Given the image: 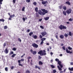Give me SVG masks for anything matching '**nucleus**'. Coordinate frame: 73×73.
Returning <instances> with one entry per match:
<instances>
[{
	"mask_svg": "<svg viewBox=\"0 0 73 73\" xmlns=\"http://www.w3.org/2000/svg\"><path fill=\"white\" fill-rule=\"evenodd\" d=\"M55 37H56V38H57V39H58V35H56L55 36Z\"/></svg>",
	"mask_w": 73,
	"mask_h": 73,
	"instance_id": "55",
	"label": "nucleus"
},
{
	"mask_svg": "<svg viewBox=\"0 0 73 73\" xmlns=\"http://www.w3.org/2000/svg\"><path fill=\"white\" fill-rule=\"evenodd\" d=\"M3 1V0H0V4H2L3 3H2V2Z\"/></svg>",
	"mask_w": 73,
	"mask_h": 73,
	"instance_id": "34",
	"label": "nucleus"
},
{
	"mask_svg": "<svg viewBox=\"0 0 73 73\" xmlns=\"http://www.w3.org/2000/svg\"><path fill=\"white\" fill-rule=\"evenodd\" d=\"M32 46H33L34 48H37L38 47V45L36 44L35 43H33Z\"/></svg>",
	"mask_w": 73,
	"mask_h": 73,
	"instance_id": "6",
	"label": "nucleus"
},
{
	"mask_svg": "<svg viewBox=\"0 0 73 73\" xmlns=\"http://www.w3.org/2000/svg\"><path fill=\"white\" fill-rule=\"evenodd\" d=\"M4 21H5V20H4V19H0V21H2L3 22H4Z\"/></svg>",
	"mask_w": 73,
	"mask_h": 73,
	"instance_id": "27",
	"label": "nucleus"
},
{
	"mask_svg": "<svg viewBox=\"0 0 73 73\" xmlns=\"http://www.w3.org/2000/svg\"><path fill=\"white\" fill-rule=\"evenodd\" d=\"M36 17H38L39 16V14L37 13H36Z\"/></svg>",
	"mask_w": 73,
	"mask_h": 73,
	"instance_id": "28",
	"label": "nucleus"
},
{
	"mask_svg": "<svg viewBox=\"0 0 73 73\" xmlns=\"http://www.w3.org/2000/svg\"><path fill=\"white\" fill-rule=\"evenodd\" d=\"M47 3V1H42V4H43V5H44V4H46Z\"/></svg>",
	"mask_w": 73,
	"mask_h": 73,
	"instance_id": "11",
	"label": "nucleus"
},
{
	"mask_svg": "<svg viewBox=\"0 0 73 73\" xmlns=\"http://www.w3.org/2000/svg\"><path fill=\"white\" fill-rule=\"evenodd\" d=\"M16 54H13V55L11 56V57H13H13H15V56H16Z\"/></svg>",
	"mask_w": 73,
	"mask_h": 73,
	"instance_id": "33",
	"label": "nucleus"
},
{
	"mask_svg": "<svg viewBox=\"0 0 73 73\" xmlns=\"http://www.w3.org/2000/svg\"><path fill=\"white\" fill-rule=\"evenodd\" d=\"M43 44H44V41L43 40H42V41L41 42L40 44L41 45H42Z\"/></svg>",
	"mask_w": 73,
	"mask_h": 73,
	"instance_id": "42",
	"label": "nucleus"
},
{
	"mask_svg": "<svg viewBox=\"0 0 73 73\" xmlns=\"http://www.w3.org/2000/svg\"><path fill=\"white\" fill-rule=\"evenodd\" d=\"M33 32H30L29 33V36H32V35H33Z\"/></svg>",
	"mask_w": 73,
	"mask_h": 73,
	"instance_id": "24",
	"label": "nucleus"
},
{
	"mask_svg": "<svg viewBox=\"0 0 73 73\" xmlns=\"http://www.w3.org/2000/svg\"><path fill=\"white\" fill-rule=\"evenodd\" d=\"M7 28H8V27L6 26H5L4 27V29H7Z\"/></svg>",
	"mask_w": 73,
	"mask_h": 73,
	"instance_id": "37",
	"label": "nucleus"
},
{
	"mask_svg": "<svg viewBox=\"0 0 73 73\" xmlns=\"http://www.w3.org/2000/svg\"><path fill=\"white\" fill-rule=\"evenodd\" d=\"M64 36H65V37H68V35L66 33H65V34L64 35Z\"/></svg>",
	"mask_w": 73,
	"mask_h": 73,
	"instance_id": "25",
	"label": "nucleus"
},
{
	"mask_svg": "<svg viewBox=\"0 0 73 73\" xmlns=\"http://www.w3.org/2000/svg\"><path fill=\"white\" fill-rule=\"evenodd\" d=\"M63 8L64 10H66V6H64L63 7Z\"/></svg>",
	"mask_w": 73,
	"mask_h": 73,
	"instance_id": "31",
	"label": "nucleus"
},
{
	"mask_svg": "<svg viewBox=\"0 0 73 73\" xmlns=\"http://www.w3.org/2000/svg\"><path fill=\"white\" fill-rule=\"evenodd\" d=\"M15 15L13 14L12 15H10V17H11V18H13V17H15Z\"/></svg>",
	"mask_w": 73,
	"mask_h": 73,
	"instance_id": "23",
	"label": "nucleus"
},
{
	"mask_svg": "<svg viewBox=\"0 0 73 73\" xmlns=\"http://www.w3.org/2000/svg\"><path fill=\"white\" fill-rule=\"evenodd\" d=\"M42 20V19H41L39 20V21H41Z\"/></svg>",
	"mask_w": 73,
	"mask_h": 73,
	"instance_id": "56",
	"label": "nucleus"
},
{
	"mask_svg": "<svg viewBox=\"0 0 73 73\" xmlns=\"http://www.w3.org/2000/svg\"><path fill=\"white\" fill-rule=\"evenodd\" d=\"M33 4L34 5H37V3H36V2H34L33 3Z\"/></svg>",
	"mask_w": 73,
	"mask_h": 73,
	"instance_id": "36",
	"label": "nucleus"
},
{
	"mask_svg": "<svg viewBox=\"0 0 73 73\" xmlns=\"http://www.w3.org/2000/svg\"><path fill=\"white\" fill-rule=\"evenodd\" d=\"M66 4H68V5H70V2H69V1H67L66 2Z\"/></svg>",
	"mask_w": 73,
	"mask_h": 73,
	"instance_id": "17",
	"label": "nucleus"
},
{
	"mask_svg": "<svg viewBox=\"0 0 73 73\" xmlns=\"http://www.w3.org/2000/svg\"><path fill=\"white\" fill-rule=\"evenodd\" d=\"M5 71H6V72H8V68L6 67L5 68Z\"/></svg>",
	"mask_w": 73,
	"mask_h": 73,
	"instance_id": "38",
	"label": "nucleus"
},
{
	"mask_svg": "<svg viewBox=\"0 0 73 73\" xmlns=\"http://www.w3.org/2000/svg\"><path fill=\"white\" fill-rule=\"evenodd\" d=\"M60 38L61 39H63L64 38V36L63 35H61L60 36Z\"/></svg>",
	"mask_w": 73,
	"mask_h": 73,
	"instance_id": "15",
	"label": "nucleus"
},
{
	"mask_svg": "<svg viewBox=\"0 0 73 73\" xmlns=\"http://www.w3.org/2000/svg\"><path fill=\"white\" fill-rule=\"evenodd\" d=\"M30 64L31 65H33V63H32V62H30Z\"/></svg>",
	"mask_w": 73,
	"mask_h": 73,
	"instance_id": "63",
	"label": "nucleus"
},
{
	"mask_svg": "<svg viewBox=\"0 0 73 73\" xmlns=\"http://www.w3.org/2000/svg\"><path fill=\"white\" fill-rule=\"evenodd\" d=\"M30 51L31 53H33V54L34 55H35V54H36V53H37V52H36V50H34L33 51V50L32 49H31L30 50Z\"/></svg>",
	"mask_w": 73,
	"mask_h": 73,
	"instance_id": "8",
	"label": "nucleus"
},
{
	"mask_svg": "<svg viewBox=\"0 0 73 73\" xmlns=\"http://www.w3.org/2000/svg\"><path fill=\"white\" fill-rule=\"evenodd\" d=\"M58 69L59 70H62V69L60 67H59Z\"/></svg>",
	"mask_w": 73,
	"mask_h": 73,
	"instance_id": "54",
	"label": "nucleus"
},
{
	"mask_svg": "<svg viewBox=\"0 0 73 73\" xmlns=\"http://www.w3.org/2000/svg\"><path fill=\"white\" fill-rule=\"evenodd\" d=\"M69 21H72V18H70L69 19Z\"/></svg>",
	"mask_w": 73,
	"mask_h": 73,
	"instance_id": "53",
	"label": "nucleus"
},
{
	"mask_svg": "<svg viewBox=\"0 0 73 73\" xmlns=\"http://www.w3.org/2000/svg\"><path fill=\"white\" fill-rule=\"evenodd\" d=\"M26 73H30V71L29 70H27L26 71Z\"/></svg>",
	"mask_w": 73,
	"mask_h": 73,
	"instance_id": "44",
	"label": "nucleus"
},
{
	"mask_svg": "<svg viewBox=\"0 0 73 73\" xmlns=\"http://www.w3.org/2000/svg\"><path fill=\"white\" fill-rule=\"evenodd\" d=\"M62 48L64 50H65V46H64L62 47Z\"/></svg>",
	"mask_w": 73,
	"mask_h": 73,
	"instance_id": "50",
	"label": "nucleus"
},
{
	"mask_svg": "<svg viewBox=\"0 0 73 73\" xmlns=\"http://www.w3.org/2000/svg\"><path fill=\"white\" fill-rule=\"evenodd\" d=\"M68 69L70 71H73V67H72L71 68H68Z\"/></svg>",
	"mask_w": 73,
	"mask_h": 73,
	"instance_id": "20",
	"label": "nucleus"
},
{
	"mask_svg": "<svg viewBox=\"0 0 73 73\" xmlns=\"http://www.w3.org/2000/svg\"><path fill=\"white\" fill-rule=\"evenodd\" d=\"M6 43H4L3 45V47H4V48L5 47V46H6Z\"/></svg>",
	"mask_w": 73,
	"mask_h": 73,
	"instance_id": "45",
	"label": "nucleus"
},
{
	"mask_svg": "<svg viewBox=\"0 0 73 73\" xmlns=\"http://www.w3.org/2000/svg\"><path fill=\"white\" fill-rule=\"evenodd\" d=\"M68 49L69 50H72V48H71L70 47H68Z\"/></svg>",
	"mask_w": 73,
	"mask_h": 73,
	"instance_id": "39",
	"label": "nucleus"
},
{
	"mask_svg": "<svg viewBox=\"0 0 73 73\" xmlns=\"http://www.w3.org/2000/svg\"><path fill=\"white\" fill-rule=\"evenodd\" d=\"M42 12L41 10H39L38 11V13L40 15H45L46 13H47L48 11V10H45V9H43L42 10Z\"/></svg>",
	"mask_w": 73,
	"mask_h": 73,
	"instance_id": "1",
	"label": "nucleus"
},
{
	"mask_svg": "<svg viewBox=\"0 0 73 73\" xmlns=\"http://www.w3.org/2000/svg\"><path fill=\"white\" fill-rule=\"evenodd\" d=\"M53 60H51L50 61V62H51V63H52V62H53Z\"/></svg>",
	"mask_w": 73,
	"mask_h": 73,
	"instance_id": "62",
	"label": "nucleus"
},
{
	"mask_svg": "<svg viewBox=\"0 0 73 73\" xmlns=\"http://www.w3.org/2000/svg\"><path fill=\"white\" fill-rule=\"evenodd\" d=\"M13 3L14 4H15V3H16V0H13Z\"/></svg>",
	"mask_w": 73,
	"mask_h": 73,
	"instance_id": "46",
	"label": "nucleus"
},
{
	"mask_svg": "<svg viewBox=\"0 0 73 73\" xmlns=\"http://www.w3.org/2000/svg\"><path fill=\"white\" fill-rule=\"evenodd\" d=\"M62 8V5L59 6V9H61Z\"/></svg>",
	"mask_w": 73,
	"mask_h": 73,
	"instance_id": "51",
	"label": "nucleus"
},
{
	"mask_svg": "<svg viewBox=\"0 0 73 73\" xmlns=\"http://www.w3.org/2000/svg\"><path fill=\"white\" fill-rule=\"evenodd\" d=\"M32 37H33L35 39H36L37 38V35H35L34 36H32Z\"/></svg>",
	"mask_w": 73,
	"mask_h": 73,
	"instance_id": "18",
	"label": "nucleus"
},
{
	"mask_svg": "<svg viewBox=\"0 0 73 73\" xmlns=\"http://www.w3.org/2000/svg\"><path fill=\"white\" fill-rule=\"evenodd\" d=\"M13 54V51H11L10 53V54L11 55V54Z\"/></svg>",
	"mask_w": 73,
	"mask_h": 73,
	"instance_id": "47",
	"label": "nucleus"
},
{
	"mask_svg": "<svg viewBox=\"0 0 73 73\" xmlns=\"http://www.w3.org/2000/svg\"><path fill=\"white\" fill-rule=\"evenodd\" d=\"M8 20H11V17H10V18H9L8 19Z\"/></svg>",
	"mask_w": 73,
	"mask_h": 73,
	"instance_id": "64",
	"label": "nucleus"
},
{
	"mask_svg": "<svg viewBox=\"0 0 73 73\" xmlns=\"http://www.w3.org/2000/svg\"><path fill=\"white\" fill-rule=\"evenodd\" d=\"M41 34L42 35V36H45V35H46L47 33L45 32H42L41 33Z\"/></svg>",
	"mask_w": 73,
	"mask_h": 73,
	"instance_id": "10",
	"label": "nucleus"
},
{
	"mask_svg": "<svg viewBox=\"0 0 73 73\" xmlns=\"http://www.w3.org/2000/svg\"><path fill=\"white\" fill-rule=\"evenodd\" d=\"M50 66L52 68H55V66L53 65H51Z\"/></svg>",
	"mask_w": 73,
	"mask_h": 73,
	"instance_id": "29",
	"label": "nucleus"
},
{
	"mask_svg": "<svg viewBox=\"0 0 73 73\" xmlns=\"http://www.w3.org/2000/svg\"><path fill=\"white\" fill-rule=\"evenodd\" d=\"M21 61H24V59L23 58L21 59V60H18V62L19 63V66H23V65L21 64Z\"/></svg>",
	"mask_w": 73,
	"mask_h": 73,
	"instance_id": "5",
	"label": "nucleus"
},
{
	"mask_svg": "<svg viewBox=\"0 0 73 73\" xmlns=\"http://www.w3.org/2000/svg\"><path fill=\"white\" fill-rule=\"evenodd\" d=\"M23 21H25V18L24 17H23Z\"/></svg>",
	"mask_w": 73,
	"mask_h": 73,
	"instance_id": "57",
	"label": "nucleus"
},
{
	"mask_svg": "<svg viewBox=\"0 0 73 73\" xmlns=\"http://www.w3.org/2000/svg\"><path fill=\"white\" fill-rule=\"evenodd\" d=\"M5 53L6 54H7V53H8V49L7 48H6L5 50Z\"/></svg>",
	"mask_w": 73,
	"mask_h": 73,
	"instance_id": "14",
	"label": "nucleus"
},
{
	"mask_svg": "<svg viewBox=\"0 0 73 73\" xmlns=\"http://www.w3.org/2000/svg\"><path fill=\"white\" fill-rule=\"evenodd\" d=\"M18 40L20 42H21V40L20 38H18Z\"/></svg>",
	"mask_w": 73,
	"mask_h": 73,
	"instance_id": "52",
	"label": "nucleus"
},
{
	"mask_svg": "<svg viewBox=\"0 0 73 73\" xmlns=\"http://www.w3.org/2000/svg\"><path fill=\"white\" fill-rule=\"evenodd\" d=\"M69 35L70 36H72V33L71 32H70L69 33Z\"/></svg>",
	"mask_w": 73,
	"mask_h": 73,
	"instance_id": "35",
	"label": "nucleus"
},
{
	"mask_svg": "<svg viewBox=\"0 0 73 73\" xmlns=\"http://www.w3.org/2000/svg\"><path fill=\"white\" fill-rule=\"evenodd\" d=\"M59 28L60 30H62V29H66L67 28L66 26H65L64 25H61L59 26Z\"/></svg>",
	"mask_w": 73,
	"mask_h": 73,
	"instance_id": "4",
	"label": "nucleus"
},
{
	"mask_svg": "<svg viewBox=\"0 0 73 73\" xmlns=\"http://www.w3.org/2000/svg\"><path fill=\"white\" fill-rule=\"evenodd\" d=\"M66 51L67 53H70V54H72V53H73L72 52L69 51V50H68V48H66Z\"/></svg>",
	"mask_w": 73,
	"mask_h": 73,
	"instance_id": "9",
	"label": "nucleus"
},
{
	"mask_svg": "<svg viewBox=\"0 0 73 73\" xmlns=\"http://www.w3.org/2000/svg\"><path fill=\"white\" fill-rule=\"evenodd\" d=\"M35 11L36 12H38V8L36 7L35 9Z\"/></svg>",
	"mask_w": 73,
	"mask_h": 73,
	"instance_id": "21",
	"label": "nucleus"
},
{
	"mask_svg": "<svg viewBox=\"0 0 73 73\" xmlns=\"http://www.w3.org/2000/svg\"><path fill=\"white\" fill-rule=\"evenodd\" d=\"M46 40V38H43L41 39V41H45Z\"/></svg>",
	"mask_w": 73,
	"mask_h": 73,
	"instance_id": "22",
	"label": "nucleus"
},
{
	"mask_svg": "<svg viewBox=\"0 0 73 73\" xmlns=\"http://www.w3.org/2000/svg\"><path fill=\"white\" fill-rule=\"evenodd\" d=\"M30 32V30L29 29H28L27 31V32Z\"/></svg>",
	"mask_w": 73,
	"mask_h": 73,
	"instance_id": "59",
	"label": "nucleus"
},
{
	"mask_svg": "<svg viewBox=\"0 0 73 73\" xmlns=\"http://www.w3.org/2000/svg\"><path fill=\"white\" fill-rule=\"evenodd\" d=\"M25 7H23L22 9V11H25Z\"/></svg>",
	"mask_w": 73,
	"mask_h": 73,
	"instance_id": "26",
	"label": "nucleus"
},
{
	"mask_svg": "<svg viewBox=\"0 0 73 73\" xmlns=\"http://www.w3.org/2000/svg\"><path fill=\"white\" fill-rule=\"evenodd\" d=\"M63 13L64 15H65V16H66V11H64L63 12Z\"/></svg>",
	"mask_w": 73,
	"mask_h": 73,
	"instance_id": "19",
	"label": "nucleus"
},
{
	"mask_svg": "<svg viewBox=\"0 0 73 73\" xmlns=\"http://www.w3.org/2000/svg\"><path fill=\"white\" fill-rule=\"evenodd\" d=\"M40 27L42 29H44V27H43V26H42V25L40 26Z\"/></svg>",
	"mask_w": 73,
	"mask_h": 73,
	"instance_id": "41",
	"label": "nucleus"
},
{
	"mask_svg": "<svg viewBox=\"0 0 73 73\" xmlns=\"http://www.w3.org/2000/svg\"><path fill=\"white\" fill-rule=\"evenodd\" d=\"M27 3H30L31 2V0H26Z\"/></svg>",
	"mask_w": 73,
	"mask_h": 73,
	"instance_id": "30",
	"label": "nucleus"
},
{
	"mask_svg": "<svg viewBox=\"0 0 73 73\" xmlns=\"http://www.w3.org/2000/svg\"><path fill=\"white\" fill-rule=\"evenodd\" d=\"M38 64L39 65H42L43 64V63L41 61H39L38 62Z\"/></svg>",
	"mask_w": 73,
	"mask_h": 73,
	"instance_id": "12",
	"label": "nucleus"
},
{
	"mask_svg": "<svg viewBox=\"0 0 73 73\" xmlns=\"http://www.w3.org/2000/svg\"><path fill=\"white\" fill-rule=\"evenodd\" d=\"M47 51H48V52L49 51V48H47Z\"/></svg>",
	"mask_w": 73,
	"mask_h": 73,
	"instance_id": "61",
	"label": "nucleus"
},
{
	"mask_svg": "<svg viewBox=\"0 0 73 73\" xmlns=\"http://www.w3.org/2000/svg\"><path fill=\"white\" fill-rule=\"evenodd\" d=\"M35 69H37V68H38V69H39V70H40L41 69V68L40 67H39V66H38L37 65L35 66Z\"/></svg>",
	"mask_w": 73,
	"mask_h": 73,
	"instance_id": "13",
	"label": "nucleus"
},
{
	"mask_svg": "<svg viewBox=\"0 0 73 73\" xmlns=\"http://www.w3.org/2000/svg\"><path fill=\"white\" fill-rule=\"evenodd\" d=\"M53 73H56V72H57V71H56V70H54L52 71Z\"/></svg>",
	"mask_w": 73,
	"mask_h": 73,
	"instance_id": "32",
	"label": "nucleus"
},
{
	"mask_svg": "<svg viewBox=\"0 0 73 73\" xmlns=\"http://www.w3.org/2000/svg\"><path fill=\"white\" fill-rule=\"evenodd\" d=\"M13 50L14 51H16V48H13Z\"/></svg>",
	"mask_w": 73,
	"mask_h": 73,
	"instance_id": "43",
	"label": "nucleus"
},
{
	"mask_svg": "<svg viewBox=\"0 0 73 73\" xmlns=\"http://www.w3.org/2000/svg\"><path fill=\"white\" fill-rule=\"evenodd\" d=\"M31 57L29 56L27 58V59L28 60H29V59H31Z\"/></svg>",
	"mask_w": 73,
	"mask_h": 73,
	"instance_id": "49",
	"label": "nucleus"
},
{
	"mask_svg": "<svg viewBox=\"0 0 73 73\" xmlns=\"http://www.w3.org/2000/svg\"><path fill=\"white\" fill-rule=\"evenodd\" d=\"M39 38H42V36L41 35H40L39 36Z\"/></svg>",
	"mask_w": 73,
	"mask_h": 73,
	"instance_id": "48",
	"label": "nucleus"
},
{
	"mask_svg": "<svg viewBox=\"0 0 73 73\" xmlns=\"http://www.w3.org/2000/svg\"><path fill=\"white\" fill-rule=\"evenodd\" d=\"M66 12L67 14H70L72 12V9H68L67 10Z\"/></svg>",
	"mask_w": 73,
	"mask_h": 73,
	"instance_id": "7",
	"label": "nucleus"
},
{
	"mask_svg": "<svg viewBox=\"0 0 73 73\" xmlns=\"http://www.w3.org/2000/svg\"><path fill=\"white\" fill-rule=\"evenodd\" d=\"M46 52L45 50H43V51L42 50H40L38 52V54H40V56H43V55H46V53H45Z\"/></svg>",
	"mask_w": 73,
	"mask_h": 73,
	"instance_id": "2",
	"label": "nucleus"
},
{
	"mask_svg": "<svg viewBox=\"0 0 73 73\" xmlns=\"http://www.w3.org/2000/svg\"><path fill=\"white\" fill-rule=\"evenodd\" d=\"M71 65H73V62H71L70 63Z\"/></svg>",
	"mask_w": 73,
	"mask_h": 73,
	"instance_id": "58",
	"label": "nucleus"
},
{
	"mask_svg": "<svg viewBox=\"0 0 73 73\" xmlns=\"http://www.w3.org/2000/svg\"><path fill=\"white\" fill-rule=\"evenodd\" d=\"M38 60H40V59H41V57L40 55L38 56Z\"/></svg>",
	"mask_w": 73,
	"mask_h": 73,
	"instance_id": "40",
	"label": "nucleus"
},
{
	"mask_svg": "<svg viewBox=\"0 0 73 73\" xmlns=\"http://www.w3.org/2000/svg\"><path fill=\"white\" fill-rule=\"evenodd\" d=\"M14 68V67H13V66H11V69H13V68Z\"/></svg>",
	"mask_w": 73,
	"mask_h": 73,
	"instance_id": "60",
	"label": "nucleus"
},
{
	"mask_svg": "<svg viewBox=\"0 0 73 73\" xmlns=\"http://www.w3.org/2000/svg\"><path fill=\"white\" fill-rule=\"evenodd\" d=\"M49 19V17H46V18H45L44 19L46 21L48 20Z\"/></svg>",
	"mask_w": 73,
	"mask_h": 73,
	"instance_id": "16",
	"label": "nucleus"
},
{
	"mask_svg": "<svg viewBox=\"0 0 73 73\" xmlns=\"http://www.w3.org/2000/svg\"><path fill=\"white\" fill-rule=\"evenodd\" d=\"M55 61H57V62H58V64L61 68H63V66H62V65L61 64V61H59V59L58 58H56L55 59Z\"/></svg>",
	"mask_w": 73,
	"mask_h": 73,
	"instance_id": "3",
	"label": "nucleus"
}]
</instances>
